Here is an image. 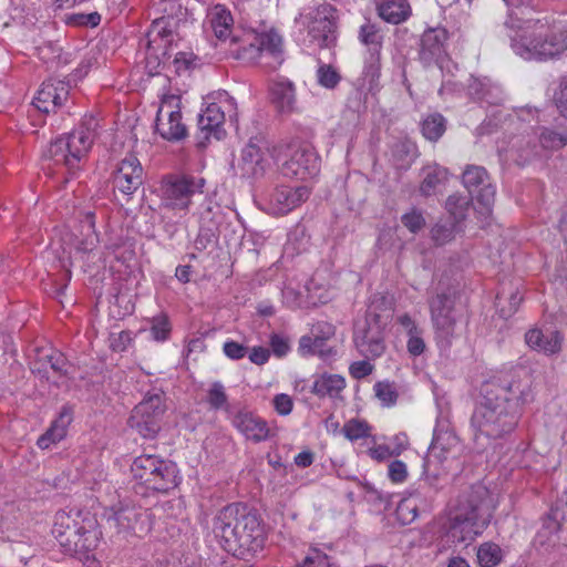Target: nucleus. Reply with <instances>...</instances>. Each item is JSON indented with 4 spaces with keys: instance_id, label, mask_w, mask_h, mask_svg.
I'll return each mask as SVG.
<instances>
[{
    "instance_id": "1",
    "label": "nucleus",
    "mask_w": 567,
    "mask_h": 567,
    "mask_svg": "<svg viewBox=\"0 0 567 567\" xmlns=\"http://www.w3.org/2000/svg\"><path fill=\"white\" fill-rule=\"evenodd\" d=\"M481 396L471 424L477 449L485 450L514 431L519 408L532 394L527 384L498 378L482 385Z\"/></svg>"
},
{
    "instance_id": "2",
    "label": "nucleus",
    "mask_w": 567,
    "mask_h": 567,
    "mask_svg": "<svg viewBox=\"0 0 567 567\" xmlns=\"http://www.w3.org/2000/svg\"><path fill=\"white\" fill-rule=\"evenodd\" d=\"M507 7L516 8L508 14L506 25L515 31L512 49L524 60H547L567 50V24L563 21L525 18L519 9L528 0H504Z\"/></svg>"
},
{
    "instance_id": "3",
    "label": "nucleus",
    "mask_w": 567,
    "mask_h": 567,
    "mask_svg": "<svg viewBox=\"0 0 567 567\" xmlns=\"http://www.w3.org/2000/svg\"><path fill=\"white\" fill-rule=\"evenodd\" d=\"M488 491L477 484L458 495L441 523L442 536L454 544H472L491 523L492 514L485 502Z\"/></svg>"
},
{
    "instance_id": "4",
    "label": "nucleus",
    "mask_w": 567,
    "mask_h": 567,
    "mask_svg": "<svg viewBox=\"0 0 567 567\" xmlns=\"http://www.w3.org/2000/svg\"><path fill=\"white\" fill-rule=\"evenodd\" d=\"M213 533L227 553L240 558L255 555L265 544L259 519L240 504L227 505L216 514Z\"/></svg>"
},
{
    "instance_id": "5",
    "label": "nucleus",
    "mask_w": 567,
    "mask_h": 567,
    "mask_svg": "<svg viewBox=\"0 0 567 567\" xmlns=\"http://www.w3.org/2000/svg\"><path fill=\"white\" fill-rule=\"evenodd\" d=\"M52 533L68 554L93 551L100 539L95 519L80 511L58 512Z\"/></svg>"
},
{
    "instance_id": "6",
    "label": "nucleus",
    "mask_w": 567,
    "mask_h": 567,
    "mask_svg": "<svg viewBox=\"0 0 567 567\" xmlns=\"http://www.w3.org/2000/svg\"><path fill=\"white\" fill-rule=\"evenodd\" d=\"M131 473L135 481L136 492L165 493L178 484L176 465L152 454H143L134 458Z\"/></svg>"
},
{
    "instance_id": "7",
    "label": "nucleus",
    "mask_w": 567,
    "mask_h": 567,
    "mask_svg": "<svg viewBox=\"0 0 567 567\" xmlns=\"http://www.w3.org/2000/svg\"><path fill=\"white\" fill-rule=\"evenodd\" d=\"M431 321L434 339L440 350L445 351L466 330V318L455 308L454 299L447 293H437L430 300Z\"/></svg>"
},
{
    "instance_id": "8",
    "label": "nucleus",
    "mask_w": 567,
    "mask_h": 567,
    "mask_svg": "<svg viewBox=\"0 0 567 567\" xmlns=\"http://www.w3.org/2000/svg\"><path fill=\"white\" fill-rule=\"evenodd\" d=\"M243 42L241 47L230 51L238 60L271 70L280 66L285 60L282 37L274 29L248 34Z\"/></svg>"
},
{
    "instance_id": "9",
    "label": "nucleus",
    "mask_w": 567,
    "mask_h": 567,
    "mask_svg": "<svg viewBox=\"0 0 567 567\" xmlns=\"http://www.w3.org/2000/svg\"><path fill=\"white\" fill-rule=\"evenodd\" d=\"M337 10L329 3H321L303 8L295 23L307 32L310 42L327 48L337 40Z\"/></svg>"
},
{
    "instance_id": "10",
    "label": "nucleus",
    "mask_w": 567,
    "mask_h": 567,
    "mask_svg": "<svg viewBox=\"0 0 567 567\" xmlns=\"http://www.w3.org/2000/svg\"><path fill=\"white\" fill-rule=\"evenodd\" d=\"M204 178L190 175L171 174L163 177L158 188L162 206L172 210L186 213L196 193H203Z\"/></svg>"
},
{
    "instance_id": "11",
    "label": "nucleus",
    "mask_w": 567,
    "mask_h": 567,
    "mask_svg": "<svg viewBox=\"0 0 567 567\" xmlns=\"http://www.w3.org/2000/svg\"><path fill=\"white\" fill-rule=\"evenodd\" d=\"M464 187L474 195V210L482 224H488L495 200V186L491 183L486 169L482 166L467 165L462 175Z\"/></svg>"
},
{
    "instance_id": "12",
    "label": "nucleus",
    "mask_w": 567,
    "mask_h": 567,
    "mask_svg": "<svg viewBox=\"0 0 567 567\" xmlns=\"http://www.w3.org/2000/svg\"><path fill=\"white\" fill-rule=\"evenodd\" d=\"M384 326L380 317L367 313L364 318L357 320L354 324L353 342L361 355L367 359L380 357L385 350Z\"/></svg>"
},
{
    "instance_id": "13",
    "label": "nucleus",
    "mask_w": 567,
    "mask_h": 567,
    "mask_svg": "<svg viewBox=\"0 0 567 567\" xmlns=\"http://www.w3.org/2000/svg\"><path fill=\"white\" fill-rule=\"evenodd\" d=\"M164 411L163 394H147L132 411L128 425L145 439L154 437L159 431V419Z\"/></svg>"
},
{
    "instance_id": "14",
    "label": "nucleus",
    "mask_w": 567,
    "mask_h": 567,
    "mask_svg": "<svg viewBox=\"0 0 567 567\" xmlns=\"http://www.w3.org/2000/svg\"><path fill=\"white\" fill-rule=\"evenodd\" d=\"M284 146L282 172L287 177L307 179L315 177L320 168V159L310 146L281 144Z\"/></svg>"
},
{
    "instance_id": "15",
    "label": "nucleus",
    "mask_w": 567,
    "mask_h": 567,
    "mask_svg": "<svg viewBox=\"0 0 567 567\" xmlns=\"http://www.w3.org/2000/svg\"><path fill=\"white\" fill-rule=\"evenodd\" d=\"M181 99L177 95H164L157 110L155 130L167 141H181L187 136L186 125L182 122Z\"/></svg>"
},
{
    "instance_id": "16",
    "label": "nucleus",
    "mask_w": 567,
    "mask_h": 567,
    "mask_svg": "<svg viewBox=\"0 0 567 567\" xmlns=\"http://www.w3.org/2000/svg\"><path fill=\"white\" fill-rule=\"evenodd\" d=\"M309 196L310 190L306 186L292 187L284 185L274 189L269 197L265 198L261 209L270 216H285L301 206Z\"/></svg>"
},
{
    "instance_id": "17",
    "label": "nucleus",
    "mask_w": 567,
    "mask_h": 567,
    "mask_svg": "<svg viewBox=\"0 0 567 567\" xmlns=\"http://www.w3.org/2000/svg\"><path fill=\"white\" fill-rule=\"evenodd\" d=\"M462 452V444L454 432L450 430H435L429 453L424 460V473L431 472L435 465H444L456 460Z\"/></svg>"
},
{
    "instance_id": "18",
    "label": "nucleus",
    "mask_w": 567,
    "mask_h": 567,
    "mask_svg": "<svg viewBox=\"0 0 567 567\" xmlns=\"http://www.w3.org/2000/svg\"><path fill=\"white\" fill-rule=\"evenodd\" d=\"M358 38L367 48L363 73L373 81L379 76L380 71L383 30L375 23L367 21L360 27Z\"/></svg>"
},
{
    "instance_id": "19",
    "label": "nucleus",
    "mask_w": 567,
    "mask_h": 567,
    "mask_svg": "<svg viewBox=\"0 0 567 567\" xmlns=\"http://www.w3.org/2000/svg\"><path fill=\"white\" fill-rule=\"evenodd\" d=\"M447 31L444 28H430L421 37L420 59L424 64H436L441 70L449 63Z\"/></svg>"
},
{
    "instance_id": "20",
    "label": "nucleus",
    "mask_w": 567,
    "mask_h": 567,
    "mask_svg": "<svg viewBox=\"0 0 567 567\" xmlns=\"http://www.w3.org/2000/svg\"><path fill=\"white\" fill-rule=\"evenodd\" d=\"M107 522L113 524L118 532L132 530L135 534H141L145 530L140 526V522L146 518V511L136 507L131 502H120L105 512Z\"/></svg>"
},
{
    "instance_id": "21",
    "label": "nucleus",
    "mask_w": 567,
    "mask_h": 567,
    "mask_svg": "<svg viewBox=\"0 0 567 567\" xmlns=\"http://www.w3.org/2000/svg\"><path fill=\"white\" fill-rule=\"evenodd\" d=\"M143 184V167L134 155H128L120 163L114 175V186L124 195L134 194Z\"/></svg>"
},
{
    "instance_id": "22",
    "label": "nucleus",
    "mask_w": 567,
    "mask_h": 567,
    "mask_svg": "<svg viewBox=\"0 0 567 567\" xmlns=\"http://www.w3.org/2000/svg\"><path fill=\"white\" fill-rule=\"evenodd\" d=\"M225 111L219 103H208L198 115V131L200 137L206 141H221L226 137L224 128Z\"/></svg>"
},
{
    "instance_id": "23",
    "label": "nucleus",
    "mask_w": 567,
    "mask_h": 567,
    "mask_svg": "<svg viewBox=\"0 0 567 567\" xmlns=\"http://www.w3.org/2000/svg\"><path fill=\"white\" fill-rule=\"evenodd\" d=\"M69 96V85L61 80L43 82L33 105L43 113H50L62 106Z\"/></svg>"
},
{
    "instance_id": "24",
    "label": "nucleus",
    "mask_w": 567,
    "mask_h": 567,
    "mask_svg": "<svg viewBox=\"0 0 567 567\" xmlns=\"http://www.w3.org/2000/svg\"><path fill=\"white\" fill-rule=\"evenodd\" d=\"M336 329L333 324L320 321L317 322L310 334L303 336L299 341V351L303 355L317 354L319 357H327L331 351L326 349V341L334 336Z\"/></svg>"
},
{
    "instance_id": "25",
    "label": "nucleus",
    "mask_w": 567,
    "mask_h": 567,
    "mask_svg": "<svg viewBox=\"0 0 567 567\" xmlns=\"http://www.w3.org/2000/svg\"><path fill=\"white\" fill-rule=\"evenodd\" d=\"M526 344L546 355H554L560 352L564 337L554 328L530 329L525 334Z\"/></svg>"
},
{
    "instance_id": "26",
    "label": "nucleus",
    "mask_w": 567,
    "mask_h": 567,
    "mask_svg": "<svg viewBox=\"0 0 567 567\" xmlns=\"http://www.w3.org/2000/svg\"><path fill=\"white\" fill-rule=\"evenodd\" d=\"M427 506V501L420 489H409L396 506V518L403 525L411 524L417 517L419 511H425Z\"/></svg>"
},
{
    "instance_id": "27",
    "label": "nucleus",
    "mask_w": 567,
    "mask_h": 567,
    "mask_svg": "<svg viewBox=\"0 0 567 567\" xmlns=\"http://www.w3.org/2000/svg\"><path fill=\"white\" fill-rule=\"evenodd\" d=\"M73 420V412L70 406H63L58 417L52 422L51 426L42 434L37 444L40 449L47 450L51 445L60 442L66 435L68 427Z\"/></svg>"
},
{
    "instance_id": "28",
    "label": "nucleus",
    "mask_w": 567,
    "mask_h": 567,
    "mask_svg": "<svg viewBox=\"0 0 567 567\" xmlns=\"http://www.w3.org/2000/svg\"><path fill=\"white\" fill-rule=\"evenodd\" d=\"M206 22L215 37L225 41L231 34L234 18L230 10L224 4H215L208 9Z\"/></svg>"
},
{
    "instance_id": "29",
    "label": "nucleus",
    "mask_w": 567,
    "mask_h": 567,
    "mask_svg": "<svg viewBox=\"0 0 567 567\" xmlns=\"http://www.w3.org/2000/svg\"><path fill=\"white\" fill-rule=\"evenodd\" d=\"M272 103L280 112L292 113L296 111V89L291 81L279 79L272 82L269 87Z\"/></svg>"
},
{
    "instance_id": "30",
    "label": "nucleus",
    "mask_w": 567,
    "mask_h": 567,
    "mask_svg": "<svg viewBox=\"0 0 567 567\" xmlns=\"http://www.w3.org/2000/svg\"><path fill=\"white\" fill-rule=\"evenodd\" d=\"M50 153L56 164H64L70 169L76 167L78 163L90 152L89 144H50Z\"/></svg>"
},
{
    "instance_id": "31",
    "label": "nucleus",
    "mask_w": 567,
    "mask_h": 567,
    "mask_svg": "<svg viewBox=\"0 0 567 567\" xmlns=\"http://www.w3.org/2000/svg\"><path fill=\"white\" fill-rule=\"evenodd\" d=\"M468 94L474 101L486 102L491 105L499 104L503 97L502 89L488 79L472 78L467 85Z\"/></svg>"
},
{
    "instance_id": "32",
    "label": "nucleus",
    "mask_w": 567,
    "mask_h": 567,
    "mask_svg": "<svg viewBox=\"0 0 567 567\" xmlns=\"http://www.w3.org/2000/svg\"><path fill=\"white\" fill-rule=\"evenodd\" d=\"M234 424L246 439L255 442L264 441L269 435L267 423L251 413H239L236 415Z\"/></svg>"
},
{
    "instance_id": "33",
    "label": "nucleus",
    "mask_w": 567,
    "mask_h": 567,
    "mask_svg": "<svg viewBox=\"0 0 567 567\" xmlns=\"http://www.w3.org/2000/svg\"><path fill=\"white\" fill-rule=\"evenodd\" d=\"M378 13L384 21L399 24L411 14L408 0H375Z\"/></svg>"
},
{
    "instance_id": "34",
    "label": "nucleus",
    "mask_w": 567,
    "mask_h": 567,
    "mask_svg": "<svg viewBox=\"0 0 567 567\" xmlns=\"http://www.w3.org/2000/svg\"><path fill=\"white\" fill-rule=\"evenodd\" d=\"M346 379L340 374L323 373L316 377L312 384V393L323 398H337L346 388Z\"/></svg>"
},
{
    "instance_id": "35",
    "label": "nucleus",
    "mask_w": 567,
    "mask_h": 567,
    "mask_svg": "<svg viewBox=\"0 0 567 567\" xmlns=\"http://www.w3.org/2000/svg\"><path fill=\"white\" fill-rule=\"evenodd\" d=\"M449 177L446 168L439 165L426 166L423 169V181L420 192L424 196L435 195L444 187Z\"/></svg>"
},
{
    "instance_id": "36",
    "label": "nucleus",
    "mask_w": 567,
    "mask_h": 567,
    "mask_svg": "<svg viewBox=\"0 0 567 567\" xmlns=\"http://www.w3.org/2000/svg\"><path fill=\"white\" fill-rule=\"evenodd\" d=\"M506 551L494 542H484L476 548V563L480 567H497L504 558Z\"/></svg>"
},
{
    "instance_id": "37",
    "label": "nucleus",
    "mask_w": 567,
    "mask_h": 567,
    "mask_svg": "<svg viewBox=\"0 0 567 567\" xmlns=\"http://www.w3.org/2000/svg\"><path fill=\"white\" fill-rule=\"evenodd\" d=\"M103 137L100 123L93 115L84 116L79 126L70 133V138L78 142H94Z\"/></svg>"
},
{
    "instance_id": "38",
    "label": "nucleus",
    "mask_w": 567,
    "mask_h": 567,
    "mask_svg": "<svg viewBox=\"0 0 567 567\" xmlns=\"http://www.w3.org/2000/svg\"><path fill=\"white\" fill-rule=\"evenodd\" d=\"M147 38L150 44L163 41V47L166 48L167 43L173 40L171 20L166 17L154 20L147 32Z\"/></svg>"
},
{
    "instance_id": "39",
    "label": "nucleus",
    "mask_w": 567,
    "mask_h": 567,
    "mask_svg": "<svg viewBox=\"0 0 567 567\" xmlns=\"http://www.w3.org/2000/svg\"><path fill=\"white\" fill-rule=\"evenodd\" d=\"M446 130V121L440 113L429 114L422 122L423 136L429 141H437Z\"/></svg>"
},
{
    "instance_id": "40",
    "label": "nucleus",
    "mask_w": 567,
    "mask_h": 567,
    "mask_svg": "<svg viewBox=\"0 0 567 567\" xmlns=\"http://www.w3.org/2000/svg\"><path fill=\"white\" fill-rule=\"evenodd\" d=\"M150 336L156 342L168 340L172 331V324L166 313H158L150 319Z\"/></svg>"
},
{
    "instance_id": "41",
    "label": "nucleus",
    "mask_w": 567,
    "mask_h": 567,
    "mask_svg": "<svg viewBox=\"0 0 567 567\" xmlns=\"http://www.w3.org/2000/svg\"><path fill=\"white\" fill-rule=\"evenodd\" d=\"M284 302L289 308H299L308 305L306 285L299 288L295 281L289 280L282 289Z\"/></svg>"
},
{
    "instance_id": "42",
    "label": "nucleus",
    "mask_w": 567,
    "mask_h": 567,
    "mask_svg": "<svg viewBox=\"0 0 567 567\" xmlns=\"http://www.w3.org/2000/svg\"><path fill=\"white\" fill-rule=\"evenodd\" d=\"M559 522L556 518L548 516L544 519L542 528L537 532L536 540L542 546H555L559 539Z\"/></svg>"
},
{
    "instance_id": "43",
    "label": "nucleus",
    "mask_w": 567,
    "mask_h": 567,
    "mask_svg": "<svg viewBox=\"0 0 567 567\" xmlns=\"http://www.w3.org/2000/svg\"><path fill=\"white\" fill-rule=\"evenodd\" d=\"M342 434L351 442L371 436V426L361 419H350L342 426Z\"/></svg>"
},
{
    "instance_id": "44",
    "label": "nucleus",
    "mask_w": 567,
    "mask_h": 567,
    "mask_svg": "<svg viewBox=\"0 0 567 567\" xmlns=\"http://www.w3.org/2000/svg\"><path fill=\"white\" fill-rule=\"evenodd\" d=\"M308 305L317 306L326 303L330 299V292L327 286L319 282L317 274L309 282L306 284Z\"/></svg>"
},
{
    "instance_id": "45",
    "label": "nucleus",
    "mask_w": 567,
    "mask_h": 567,
    "mask_svg": "<svg viewBox=\"0 0 567 567\" xmlns=\"http://www.w3.org/2000/svg\"><path fill=\"white\" fill-rule=\"evenodd\" d=\"M445 208L454 221L458 223L466 217L470 210V199L462 195H451L446 200Z\"/></svg>"
},
{
    "instance_id": "46",
    "label": "nucleus",
    "mask_w": 567,
    "mask_h": 567,
    "mask_svg": "<svg viewBox=\"0 0 567 567\" xmlns=\"http://www.w3.org/2000/svg\"><path fill=\"white\" fill-rule=\"evenodd\" d=\"M375 398L380 401L384 408L393 406L398 401V391L394 384L388 381L377 382L373 386Z\"/></svg>"
},
{
    "instance_id": "47",
    "label": "nucleus",
    "mask_w": 567,
    "mask_h": 567,
    "mask_svg": "<svg viewBox=\"0 0 567 567\" xmlns=\"http://www.w3.org/2000/svg\"><path fill=\"white\" fill-rule=\"evenodd\" d=\"M456 233V223H451L449 220L439 221L431 229V236L433 241L439 245H445L454 239Z\"/></svg>"
},
{
    "instance_id": "48",
    "label": "nucleus",
    "mask_w": 567,
    "mask_h": 567,
    "mask_svg": "<svg viewBox=\"0 0 567 567\" xmlns=\"http://www.w3.org/2000/svg\"><path fill=\"white\" fill-rule=\"evenodd\" d=\"M394 163L399 168H406L411 165L414 157L416 156L415 144H394Z\"/></svg>"
},
{
    "instance_id": "49",
    "label": "nucleus",
    "mask_w": 567,
    "mask_h": 567,
    "mask_svg": "<svg viewBox=\"0 0 567 567\" xmlns=\"http://www.w3.org/2000/svg\"><path fill=\"white\" fill-rule=\"evenodd\" d=\"M207 401L215 410H227L228 400L225 388L220 382H214L207 393Z\"/></svg>"
},
{
    "instance_id": "50",
    "label": "nucleus",
    "mask_w": 567,
    "mask_h": 567,
    "mask_svg": "<svg viewBox=\"0 0 567 567\" xmlns=\"http://www.w3.org/2000/svg\"><path fill=\"white\" fill-rule=\"evenodd\" d=\"M553 102L559 114L567 118V75L559 78L553 93Z\"/></svg>"
},
{
    "instance_id": "51",
    "label": "nucleus",
    "mask_w": 567,
    "mask_h": 567,
    "mask_svg": "<svg viewBox=\"0 0 567 567\" xmlns=\"http://www.w3.org/2000/svg\"><path fill=\"white\" fill-rule=\"evenodd\" d=\"M317 79L321 86L333 89L340 82V74L331 65H320L317 70Z\"/></svg>"
},
{
    "instance_id": "52",
    "label": "nucleus",
    "mask_w": 567,
    "mask_h": 567,
    "mask_svg": "<svg viewBox=\"0 0 567 567\" xmlns=\"http://www.w3.org/2000/svg\"><path fill=\"white\" fill-rule=\"evenodd\" d=\"M331 563L326 553L318 548H311L307 553L303 561L296 567H330Z\"/></svg>"
},
{
    "instance_id": "53",
    "label": "nucleus",
    "mask_w": 567,
    "mask_h": 567,
    "mask_svg": "<svg viewBox=\"0 0 567 567\" xmlns=\"http://www.w3.org/2000/svg\"><path fill=\"white\" fill-rule=\"evenodd\" d=\"M388 477L393 484H403L408 477V466L400 460H394L388 465Z\"/></svg>"
},
{
    "instance_id": "54",
    "label": "nucleus",
    "mask_w": 567,
    "mask_h": 567,
    "mask_svg": "<svg viewBox=\"0 0 567 567\" xmlns=\"http://www.w3.org/2000/svg\"><path fill=\"white\" fill-rule=\"evenodd\" d=\"M401 221L411 233L415 234L425 226V219L421 212L411 209L401 217Z\"/></svg>"
},
{
    "instance_id": "55",
    "label": "nucleus",
    "mask_w": 567,
    "mask_h": 567,
    "mask_svg": "<svg viewBox=\"0 0 567 567\" xmlns=\"http://www.w3.org/2000/svg\"><path fill=\"white\" fill-rule=\"evenodd\" d=\"M272 405L279 415L286 416L292 412L293 401L290 395L286 393H279L272 399Z\"/></svg>"
},
{
    "instance_id": "56",
    "label": "nucleus",
    "mask_w": 567,
    "mask_h": 567,
    "mask_svg": "<svg viewBox=\"0 0 567 567\" xmlns=\"http://www.w3.org/2000/svg\"><path fill=\"white\" fill-rule=\"evenodd\" d=\"M47 358L53 372L58 374H66L69 372V363L61 352L52 351Z\"/></svg>"
},
{
    "instance_id": "57",
    "label": "nucleus",
    "mask_w": 567,
    "mask_h": 567,
    "mask_svg": "<svg viewBox=\"0 0 567 567\" xmlns=\"http://www.w3.org/2000/svg\"><path fill=\"white\" fill-rule=\"evenodd\" d=\"M406 349L409 353L413 357H417L422 354L425 350V342L422 338V330L419 333H413L408 336Z\"/></svg>"
},
{
    "instance_id": "58",
    "label": "nucleus",
    "mask_w": 567,
    "mask_h": 567,
    "mask_svg": "<svg viewBox=\"0 0 567 567\" xmlns=\"http://www.w3.org/2000/svg\"><path fill=\"white\" fill-rule=\"evenodd\" d=\"M223 349L225 355L231 360H239L247 353V348L236 341H226Z\"/></svg>"
},
{
    "instance_id": "59",
    "label": "nucleus",
    "mask_w": 567,
    "mask_h": 567,
    "mask_svg": "<svg viewBox=\"0 0 567 567\" xmlns=\"http://www.w3.org/2000/svg\"><path fill=\"white\" fill-rule=\"evenodd\" d=\"M372 370L373 365L367 360L355 361L349 368L350 374L354 379H362L364 377H368L372 372Z\"/></svg>"
},
{
    "instance_id": "60",
    "label": "nucleus",
    "mask_w": 567,
    "mask_h": 567,
    "mask_svg": "<svg viewBox=\"0 0 567 567\" xmlns=\"http://www.w3.org/2000/svg\"><path fill=\"white\" fill-rule=\"evenodd\" d=\"M368 454L372 460L382 462L391 456H395L394 453L391 450V446H388L385 444H379L377 446H372L368 450Z\"/></svg>"
},
{
    "instance_id": "61",
    "label": "nucleus",
    "mask_w": 567,
    "mask_h": 567,
    "mask_svg": "<svg viewBox=\"0 0 567 567\" xmlns=\"http://www.w3.org/2000/svg\"><path fill=\"white\" fill-rule=\"evenodd\" d=\"M396 322L403 328L404 332L410 336L413 333H419L421 328H419L417 323L414 319L408 313H403L398 316Z\"/></svg>"
},
{
    "instance_id": "62",
    "label": "nucleus",
    "mask_w": 567,
    "mask_h": 567,
    "mask_svg": "<svg viewBox=\"0 0 567 567\" xmlns=\"http://www.w3.org/2000/svg\"><path fill=\"white\" fill-rule=\"evenodd\" d=\"M193 53L178 52L174 58V64L177 72L188 70L194 63Z\"/></svg>"
},
{
    "instance_id": "63",
    "label": "nucleus",
    "mask_w": 567,
    "mask_h": 567,
    "mask_svg": "<svg viewBox=\"0 0 567 567\" xmlns=\"http://www.w3.org/2000/svg\"><path fill=\"white\" fill-rule=\"evenodd\" d=\"M388 446H391V450L395 456L400 455L408 449L409 437L405 433H399L392 437L391 443Z\"/></svg>"
},
{
    "instance_id": "64",
    "label": "nucleus",
    "mask_w": 567,
    "mask_h": 567,
    "mask_svg": "<svg viewBox=\"0 0 567 567\" xmlns=\"http://www.w3.org/2000/svg\"><path fill=\"white\" fill-rule=\"evenodd\" d=\"M96 244L97 236L93 233L87 235L85 239H83L76 245V255L92 254L94 248L96 247Z\"/></svg>"
}]
</instances>
